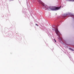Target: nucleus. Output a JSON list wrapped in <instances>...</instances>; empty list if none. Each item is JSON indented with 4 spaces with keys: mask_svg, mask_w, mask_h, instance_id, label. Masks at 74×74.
I'll return each mask as SVG.
<instances>
[{
    "mask_svg": "<svg viewBox=\"0 0 74 74\" xmlns=\"http://www.w3.org/2000/svg\"><path fill=\"white\" fill-rule=\"evenodd\" d=\"M69 49H70V50H72V51H73V49H71V48H69Z\"/></svg>",
    "mask_w": 74,
    "mask_h": 74,
    "instance_id": "nucleus-5",
    "label": "nucleus"
},
{
    "mask_svg": "<svg viewBox=\"0 0 74 74\" xmlns=\"http://www.w3.org/2000/svg\"><path fill=\"white\" fill-rule=\"evenodd\" d=\"M60 8H61V7H59L53 6L50 7V8L51 11H58V10H59Z\"/></svg>",
    "mask_w": 74,
    "mask_h": 74,
    "instance_id": "nucleus-2",
    "label": "nucleus"
},
{
    "mask_svg": "<svg viewBox=\"0 0 74 74\" xmlns=\"http://www.w3.org/2000/svg\"><path fill=\"white\" fill-rule=\"evenodd\" d=\"M55 33L57 36H58V37H59V38H58V39L59 40H62V38L60 37V32H59V31H58V29L56 28V30L55 29Z\"/></svg>",
    "mask_w": 74,
    "mask_h": 74,
    "instance_id": "nucleus-1",
    "label": "nucleus"
},
{
    "mask_svg": "<svg viewBox=\"0 0 74 74\" xmlns=\"http://www.w3.org/2000/svg\"><path fill=\"white\" fill-rule=\"evenodd\" d=\"M46 8H48V7H46Z\"/></svg>",
    "mask_w": 74,
    "mask_h": 74,
    "instance_id": "nucleus-8",
    "label": "nucleus"
},
{
    "mask_svg": "<svg viewBox=\"0 0 74 74\" xmlns=\"http://www.w3.org/2000/svg\"><path fill=\"white\" fill-rule=\"evenodd\" d=\"M72 1H74V0H71Z\"/></svg>",
    "mask_w": 74,
    "mask_h": 74,
    "instance_id": "nucleus-7",
    "label": "nucleus"
},
{
    "mask_svg": "<svg viewBox=\"0 0 74 74\" xmlns=\"http://www.w3.org/2000/svg\"><path fill=\"white\" fill-rule=\"evenodd\" d=\"M54 40H55V41L56 42V40H55V39H54Z\"/></svg>",
    "mask_w": 74,
    "mask_h": 74,
    "instance_id": "nucleus-4",
    "label": "nucleus"
},
{
    "mask_svg": "<svg viewBox=\"0 0 74 74\" xmlns=\"http://www.w3.org/2000/svg\"><path fill=\"white\" fill-rule=\"evenodd\" d=\"M38 2L39 3V4H42V2H41V1L40 0H37Z\"/></svg>",
    "mask_w": 74,
    "mask_h": 74,
    "instance_id": "nucleus-3",
    "label": "nucleus"
},
{
    "mask_svg": "<svg viewBox=\"0 0 74 74\" xmlns=\"http://www.w3.org/2000/svg\"><path fill=\"white\" fill-rule=\"evenodd\" d=\"M36 26H38V25L37 24H36Z\"/></svg>",
    "mask_w": 74,
    "mask_h": 74,
    "instance_id": "nucleus-6",
    "label": "nucleus"
}]
</instances>
